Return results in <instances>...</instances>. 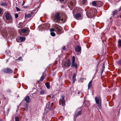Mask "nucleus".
Returning a JSON list of instances; mask_svg holds the SVG:
<instances>
[{"mask_svg": "<svg viewBox=\"0 0 121 121\" xmlns=\"http://www.w3.org/2000/svg\"><path fill=\"white\" fill-rule=\"evenodd\" d=\"M71 67H74L75 68H76L77 67V64L76 63H72Z\"/></svg>", "mask_w": 121, "mask_h": 121, "instance_id": "dca6fc26", "label": "nucleus"}, {"mask_svg": "<svg viewBox=\"0 0 121 121\" xmlns=\"http://www.w3.org/2000/svg\"><path fill=\"white\" fill-rule=\"evenodd\" d=\"M25 101L27 103H29L30 102V98L28 96H26L25 99Z\"/></svg>", "mask_w": 121, "mask_h": 121, "instance_id": "ddd939ff", "label": "nucleus"}, {"mask_svg": "<svg viewBox=\"0 0 121 121\" xmlns=\"http://www.w3.org/2000/svg\"><path fill=\"white\" fill-rule=\"evenodd\" d=\"M76 51L77 52H80L81 50V47L79 46L78 45L75 48Z\"/></svg>", "mask_w": 121, "mask_h": 121, "instance_id": "9b49d317", "label": "nucleus"}, {"mask_svg": "<svg viewBox=\"0 0 121 121\" xmlns=\"http://www.w3.org/2000/svg\"><path fill=\"white\" fill-rule=\"evenodd\" d=\"M53 104V103H52L51 104V105H52Z\"/></svg>", "mask_w": 121, "mask_h": 121, "instance_id": "ea45409f", "label": "nucleus"}, {"mask_svg": "<svg viewBox=\"0 0 121 121\" xmlns=\"http://www.w3.org/2000/svg\"><path fill=\"white\" fill-rule=\"evenodd\" d=\"M31 15L30 14H28L25 15V17H26L30 18L31 17Z\"/></svg>", "mask_w": 121, "mask_h": 121, "instance_id": "4be33fe9", "label": "nucleus"}, {"mask_svg": "<svg viewBox=\"0 0 121 121\" xmlns=\"http://www.w3.org/2000/svg\"><path fill=\"white\" fill-rule=\"evenodd\" d=\"M60 1H64L65 0H59Z\"/></svg>", "mask_w": 121, "mask_h": 121, "instance_id": "58836bf2", "label": "nucleus"}, {"mask_svg": "<svg viewBox=\"0 0 121 121\" xmlns=\"http://www.w3.org/2000/svg\"><path fill=\"white\" fill-rule=\"evenodd\" d=\"M55 28V29L53 28H51L50 29V32H53L55 31L57 33L59 34H60L61 29V27L60 26L58 25L55 24L54 25Z\"/></svg>", "mask_w": 121, "mask_h": 121, "instance_id": "f03ea898", "label": "nucleus"}, {"mask_svg": "<svg viewBox=\"0 0 121 121\" xmlns=\"http://www.w3.org/2000/svg\"><path fill=\"white\" fill-rule=\"evenodd\" d=\"M98 65H97V67H98Z\"/></svg>", "mask_w": 121, "mask_h": 121, "instance_id": "de8ad7c7", "label": "nucleus"}, {"mask_svg": "<svg viewBox=\"0 0 121 121\" xmlns=\"http://www.w3.org/2000/svg\"><path fill=\"white\" fill-rule=\"evenodd\" d=\"M71 64V60L70 59H69L66 62H65L62 65V66L64 68L68 67L69 68Z\"/></svg>", "mask_w": 121, "mask_h": 121, "instance_id": "20e7f679", "label": "nucleus"}, {"mask_svg": "<svg viewBox=\"0 0 121 121\" xmlns=\"http://www.w3.org/2000/svg\"><path fill=\"white\" fill-rule=\"evenodd\" d=\"M19 118L18 117H15V121H19Z\"/></svg>", "mask_w": 121, "mask_h": 121, "instance_id": "c756f323", "label": "nucleus"}, {"mask_svg": "<svg viewBox=\"0 0 121 121\" xmlns=\"http://www.w3.org/2000/svg\"><path fill=\"white\" fill-rule=\"evenodd\" d=\"M19 39L21 41V42H22L25 40L26 38L25 37H20L19 38Z\"/></svg>", "mask_w": 121, "mask_h": 121, "instance_id": "f3484780", "label": "nucleus"}, {"mask_svg": "<svg viewBox=\"0 0 121 121\" xmlns=\"http://www.w3.org/2000/svg\"><path fill=\"white\" fill-rule=\"evenodd\" d=\"M92 12V11L91 10H89L87 12L86 14L88 17H91L93 16Z\"/></svg>", "mask_w": 121, "mask_h": 121, "instance_id": "39448f33", "label": "nucleus"}, {"mask_svg": "<svg viewBox=\"0 0 121 121\" xmlns=\"http://www.w3.org/2000/svg\"><path fill=\"white\" fill-rule=\"evenodd\" d=\"M118 46L120 48L121 47V39L119 40L118 41Z\"/></svg>", "mask_w": 121, "mask_h": 121, "instance_id": "412c9836", "label": "nucleus"}, {"mask_svg": "<svg viewBox=\"0 0 121 121\" xmlns=\"http://www.w3.org/2000/svg\"><path fill=\"white\" fill-rule=\"evenodd\" d=\"M62 48L63 49V50H65V47L63 46V47Z\"/></svg>", "mask_w": 121, "mask_h": 121, "instance_id": "f704fd0d", "label": "nucleus"}, {"mask_svg": "<svg viewBox=\"0 0 121 121\" xmlns=\"http://www.w3.org/2000/svg\"><path fill=\"white\" fill-rule=\"evenodd\" d=\"M15 17L16 18H17L18 17V14L17 13H15Z\"/></svg>", "mask_w": 121, "mask_h": 121, "instance_id": "7c9ffc66", "label": "nucleus"}, {"mask_svg": "<svg viewBox=\"0 0 121 121\" xmlns=\"http://www.w3.org/2000/svg\"><path fill=\"white\" fill-rule=\"evenodd\" d=\"M121 10V7L119 9V10L120 11Z\"/></svg>", "mask_w": 121, "mask_h": 121, "instance_id": "a19ab883", "label": "nucleus"}, {"mask_svg": "<svg viewBox=\"0 0 121 121\" xmlns=\"http://www.w3.org/2000/svg\"><path fill=\"white\" fill-rule=\"evenodd\" d=\"M60 20L62 21L63 20V19H60Z\"/></svg>", "mask_w": 121, "mask_h": 121, "instance_id": "a18cd8bd", "label": "nucleus"}, {"mask_svg": "<svg viewBox=\"0 0 121 121\" xmlns=\"http://www.w3.org/2000/svg\"><path fill=\"white\" fill-rule=\"evenodd\" d=\"M60 14L59 13H57L53 16L52 17V19L56 22H58L60 20Z\"/></svg>", "mask_w": 121, "mask_h": 121, "instance_id": "7ed1b4c3", "label": "nucleus"}, {"mask_svg": "<svg viewBox=\"0 0 121 121\" xmlns=\"http://www.w3.org/2000/svg\"><path fill=\"white\" fill-rule=\"evenodd\" d=\"M82 111L81 110H80L79 111H77L75 113V115L78 116L80 115L82 113Z\"/></svg>", "mask_w": 121, "mask_h": 121, "instance_id": "1a4fd4ad", "label": "nucleus"}, {"mask_svg": "<svg viewBox=\"0 0 121 121\" xmlns=\"http://www.w3.org/2000/svg\"><path fill=\"white\" fill-rule=\"evenodd\" d=\"M92 4L94 6H96L97 4V3L95 1H93L92 2Z\"/></svg>", "mask_w": 121, "mask_h": 121, "instance_id": "5701e85b", "label": "nucleus"}, {"mask_svg": "<svg viewBox=\"0 0 121 121\" xmlns=\"http://www.w3.org/2000/svg\"><path fill=\"white\" fill-rule=\"evenodd\" d=\"M92 82V80H91L89 82L88 85V88L89 89L91 86V84Z\"/></svg>", "mask_w": 121, "mask_h": 121, "instance_id": "6ab92c4d", "label": "nucleus"}, {"mask_svg": "<svg viewBox=\"0 0 121 121\" xmlns=\"http://www.w3.org/2000/svg\"><path fill=\"white\" fill-rule=\"evenodd\" d=\"M22 59V57L21 56L20 57H19L18 58V59L19 60H21Z\"/></svg>", "mask_w": 121, "mask_h": 121, "instance_id": "473e14b6", "label": "nucleus"}, {"mask_svg": "<svg viewBox=\"0 0 121 121\" xmlns=\"http://www.w3.org/2000/svg\"><path fill=\"white\" fill-rule=\"evenodd\" d=\"M96 105L99 109H101L102 108L101 100L99 96H96L95 98Z\"/></svg>", "mask_w": 121, "mask_h": 121, "instance_id": "f257e3e1", "label": "nucleus"}, {"mask_svg": "<svg viewBox=\"0 0 121 121\" xmlns=\"http://www.w3.org/2000/svg\"><path fill=\"white\" fill-rule=\"evenodd\" d=\"M27 31L26 30V29H23L21 30V32L22 33H25Z\"/></svg>", "mask_w": 121, "mask_h": 121, "instance_id": "393cba45", "label": "nucleus"}, {"mask_svg": "<svg viewBox=\"0 0 121 121\" xmlns=\"http://www.w3.org/2000/svg\"><path fill=\"white\" fill-rule=\"evenodd\" d=\"M45 93V91L44 90H42L40 92V95H43Z\"/></svg>", "mask_w": 121, "mask_h": 121, "instance_id": "a211bd4d", "label": "nucleus"}, {"mask_svg": "<svg viewBox=\"0 0 121 121\" xmlns=\"http://www.w3.org/2000/svg\"><path fill=\"white\" fill-rule=\"evenodd\" d=\"M119 64L121 65V60L119 61Z\"/></svg>", "mask_w": 121, "mask_h": 121, "instance_id": "72a5a7b5", "label": "nucleus"}, {"mask_svg": "<svg viewBox=\"0 0 121 121\" xmlns=\"http://www.w3.org/2000/svg\"><path fill=\"white\" fill-rule=\"evenodd\" d=\"M27 6H23V8L24 9V8H27Z\"/></svg>", "mask_w": 121, "mask_h": 121, "instance_id": "e433bc0d", "label": "nucleus"}, {"mask_svg": "<svg viewBox=\"0 0 121 121\" xmlns=\"http://www.w3.org/2000/svg\"><path fill=\"white\" fill-rule=\"evenodd\" d=\"M117 10H115L113 12V15H115L117 13Z\"/></svg>", "mask_w": 121, "mask_h": 121, "instance_id": "cd10ccee", "label": "nucleus"}, {"mask_svg": "<svg viewBox=\"0 0 121 121\" xmlns=\"http://www.w3.org/2000/svg\"><path fill=\"white\" fill-rule=\"evenodd\" d=\"M76 76V75L75 73H74L73 76L72 77L73 83V84L75 82L76 80L75 78Z\"/></svg>", "mask_w": 121, "mask_h": 121, "instance_id": "4468645a", "label": "nucleus"}, {"mask_svg": "<svg viewBox=\"0 0 121 121\" xmlns=\"http://www.w3.org/2000/svg\"><path fill=\"white\" fill-rule=\"evenodd\" d=\"M1 5L5 6H7V5L5 3L2 2L1 4Z\"/></svg>", "mask_w": 121, "mask_h": 121, "instance_id": "a878e982", "label": "nucleus"}, {"mask_svg": "<svg viewBox=\"0 0 121 121\" xmlns=\"http://www.w3.org/2000/svg\"><path fill=\"white\" fill-rule=\"evenodd\" d=\"M46 86L47 88L48 89H49L50 88V84L48 82H47L45 85Z\"/></svg>", "mask_w": 121, "mask_h": 121, "instance_id": "aec40b11", "label": "nucleus"}, {"mask_svg": "<svg viewBox=\"0 0 121 121\" xmlns=\"http://www.w3.org/2000/svg\"><path fill=\"white\" fill-rule=\"evenodd\" d=\"M16 9L17 11H19L20 10V9L17 7H16Z\"/></svg>", "mask_w": 121, "mask_h": 121, "instance_id": "2f4dec72", "label": "nucleus"}, {"mask_svg": "<svg viewBox=\"0 0 121 121\" xmlns=\"http://www.w3.org/2000/svg\"><path fill=\"white\" fill-rule=\"evenodd\" d=\"M97 4H99L100 6L102 5H103L101 1L98 2H97Z\"/></svg>", "mask_w": 121, "mask_h": 121, "instance_id": "c85d7f7f", "label": "nucleus"}, {"mask_svg": "<svg viewBox=\"0 0 121 121\" xmlns=\"http://www.w3.org/2000/svg\"><path fill=\"white\" fill-rule=\"evenodd\" d=\"M2 11V10L1 9H0V14H1Z\"/></svg>", "mask_w": 121, "mask_h": 121, "instance_id": "4c0bfd02", "label": "nucleus"}, {"mask_svg": "<svg viewBox=\"0 0 121 121\" xmlns=\"http://www.w3.org/2000/svg\"><path fill=\"white\" fill-rule=\"evenodd\" d=\"M105 69V66L104 65V63L102 66V68L101 70V75H102V74L104 72V70Z\"/></svg>", "mask_w": 121, "mask_h": 121, "instance_id": "2eb2a0df", "label": "nucleus"}, {"mask_svg": "<svg viewBox=\"0 0 121 121\" xmlns=\"http://www.w3.org/2000/svg\"><path fill=\"white\" fill-rule=\"evenodd\" d=\"M51 36H54L55 35V34L53 32H52L50 33Z\"/></svg>", "mask_w": 121, "mask_h": 121, "instance_id": "bb28decb", "label": "nucleus"}, {"mask_svg": "<svg viewBox=\"0 0 121 121\" xmlns=\"http://www.w3.org/2000/svg\"><path fill=\"white\" fill-rule=\"evenodd\" d=\"M75 56H73L72 57V63L75 62Z\"/></svg>", "mask_w": 121, "mask_h": 121, "instance_id": "b1692460", "label": "nucleus"}, {"mask_svg": "<svg viewBox=\"0 0 121 121\" xmlns=\"http://www.w3.org/2000/svg\"><path fill=\"white\" fill-rule=\"evenodd\" d=\"M60 100L61 101V104L62 106H64L65 105V97L63 95L61 96V98Z\"/></svg>", "mask_w": 121, "mask_h": 121, "instance_id": "423d86ee", "label": "nucleus"}, {"mask_svg": "<svg viewBox=\"0 0 121 121\" xmlns=\"http://www.w3.org/2000/svg\"><path fill=\"white\" fill-rule=\"evenodd\" d=\"M45 76L44 75V73H43L42 74V75L41 77L39 80L41 82H42L44 79L45 78Z\"/></svg>", "mask_w": 121, "mask_h": 121, "instance_id": "f8f14e48", "label": "nucleus"}, {"mask_svg": "<svg viewBox=\"0 0 121 121\" xmlns=\"http://www.w3.org/2000/svg\"><path fill=\"white\" fill-rule=\"evenodd\" d=\"M81 17V15L79 13H77L75 15V18L77 19H79Z\"/></svg>", "mask_w": 121, "mask_h": 121, "instance_id": "9d476101", "label": "nucleus"}, {"mask_svg": "<svg viewBox=\"0 0 121 121\" xmlns=\"http://www.w3.org/2000/svg\"><path fill=\"white\" fill-rule=\"evenodd\" d=\"M5 17L7 20H11L12 19V17L9 13H7L6 14Z\"/></svg>", "mask_w": 121, "mask_h": 121, "instance_id": "6e6552de", "label": "nucleus"}, {"mask_svg": "<svg viewBox=\"0 0 121 121\" xmlns=\"http://www.w3.org/2000/svg\"><path fill=\"white\" fill-rule=\"evenodd\" d=\"M120 17L121 18V14L120 15Z\"/></svg>", "mask_w": 121, "mask_h": 121, "instance_id": "49530a36", "label": "nucleus"}, {"mask_svg": "<svg viewBox=\"0 0 121 121\" xmlns=\"http://www.w3.org/2000/svg\"><path fill=\"white\" fill-rule=\"evenodd\" d=\"M4 71L6 73H11L13 72L12 70L9 68L5 69L4 70Z\"/></svg>", "mask_w": 121, "mask_h": 121, "instance_id": "0eeeda50", "label": "nucleus"}, {"mask_svg": "<svg viewBox=\"0 0 121 121\" xmlns=\"http://www.w3.org/2000/svg\"><path fill=\"white\" fill-rule=\"evenodd\" d=\"M27 106H27V105H26V108H27Z\"/></svg>", "mask_w": 121, "mask_h": 121, "instance_id": "37998d69", "label": "nucleus"}, {"mask_svg": "<svg viewBox=\"0 0 121 121\" xmlns=\"http://www.w3.org/2000/svg\"><path fill=\"white\" fill-rule=\"evenodd\" d=\"M25 3V2L24 1H23L22 3V6L23 5H24Z\"/></svg>", "mask_w": 121, "mask_h": 121, "instance_id": "c9c22d12", "label": "nucleus"}, {"mask_svg": "<svg viewBox=\"0 0 121 121\" xmlns=\"http://www.w3.org/2000/svg\"><path fill=\"white\" fill-rule=\"evenodd\" d=\"M98 69H96V71L97 72L98 71Z\"/></svg>", "mask_w": 121, "mask_h": 121, "instance_id": "79ce46f5", "label": "nucleus"}, {"mask_svg": "<svg viewBox=\"0 0 121 121\" xmlns=\"http://www.w3.org/2000/svg\"><path fill=\"white\" fill-rule=\"evenodd\" d=\"M38 7H39V6H38Z\"/></svg>", "mask_w": 121, "mask_h": 121, "instance_id": "09e8293b", "label": "nucleus"}, {"mask_svg": "<svg viewBox=\"0 0 121 121\" xmlns=\"http://www.w3.org/2000/svg\"><path fill=\"white\" fill-rule=\"evenodd\" d=\"M86 1L85 0L84 1V2H86Z\"/></svg>", "mask_w": 121, "mask_h": 121, "instance_id": "c03bdc74", "label": "nucleus"}]
</instances>
